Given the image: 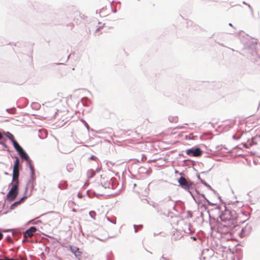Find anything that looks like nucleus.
Segmentation results:
<instances>
[{
  "label": "nucleus",
  "instance_id": "nucleus-1",
  "mask_svg": "<svg viewBox=\"0 0 260 260\" xmlns=\"http://www.w3.org/2000/svg\"><path fill=\"white\" fill-rule=\"evenodd\" d=\"M238 216L235 210L226 209L220 215L222 221H229L228 225L233 224V220L237 218Z\"/></svg>",
  "mask_w": 260,
  "mask_h": 260
},
{
  "label": "nucleus",
  "instance_id": "nucleus-2",
  "mask_svg": "<svg viewBox=\"0 0 260 260\" xmlns=\"http://www.w3.org/2000/svg\"><path fill=\"white\" fill-rule=\"evenodd\" d=\"M19 160L18 157H16V159L15 161L13 170V181L14 182V184H17L18 185L19 181L18 178L19 175Z\"/></svg>",
  "mask_w": 260,
  "mask_h": 260
},
{
  "label": "nucleus",
  "instance_id": "nucleus-3",
  "mask_svg": "<svg viewBox=\"0 0 260 260\" xmlns=\"http://www.w3.org/2000/svg\"><path fill=\"white\" fill-rule=\"evenodd\" d=\"M18 185L17 184H13L12 185L11 189L7 195V199L8 201L11 202L15 199L18 193Z\"/></svg>",
  "mask_w": 260,
  "mask_h": 260
},
{
  "label": "nucleus",
  "instance_id": "nucleus-4",
  "mask_svg": "<svg viewBox=\"0 0 260 260\" xmlns=\"http://www.w3.org/2000/svg\"><path fill=\"white\" fill-rule=\"evenodd\" d=\"M178 183H179L181 187L185 189H190V188L192 187V186L193 185L190 181L187 180L183 177H181L178 179Z\"/></svg>",
  "mask_w": 260,
  "mask_h": 260
},
{
  "label": "nucleus",
  "instance_id": "nucleus-5",
  "mask_svg": "<svg viewBox=\"0 0 260 260\" xmlns=\"http://www.w3.org/2000/svg\"><path fill=\"white\" fill-rule=\"evenodd\" d=\"M186 153L189 156L198 157L202 154V151L199 148H191L187 149Z\"/></svg>",
  "mask_w": 260,
  "mask_h": 260
},
{
  "label": "nucleus",
  "instance_id": "nucleus-6",
  "mask_svg": "<svg viewBox=\"0 0 260 260\" xmlns=\"http://www.w3.org/2000/svg\"><path fill=\"white\" fill-rule=\"evenodd\" d=\"M18 153L22 158L24 159L28 162V164L31 171V175H33L34 174V169L30 164L29 158L27 154L25 153L23 149L21 150Z\"/></svg>",
  "mask_w": 260,
  "mask_h": 260
},
{
  "label": "nucleus",
  "instance_id": "nucleus-7",
  "mask_svg": "<svg viewBox=\"0 0 260 260\" xmlns=\"http://www.w3.org/2000/svg\"><path fill=\"white\" fill-rule=\"evenodd\" d=\"M37 231V229L35 226H31L23 234L24 238H31L33 236L34 233Z\"/></svg>",
  "mask_w": 260,
  "mask_h": 260
},
{
  "label": "nucleus",
  "instance_id": "nucleus-8",
  "mask_svg": "<svg viewBox=\"0 0 260 260\" xmlns=\"http://www.w3.org/2000/svg\"><path fill=\"white\" fill-rule=\"evenodd\" d=\"M71 251L74 254L75 256L80 259L82 255V252L76 247L71 246Z\"/></svg>",
  "mask_w": 260,
  "mask_h": 260
},
{
  "label": "nucleus",
  "instance_id": "nucleus-9",
  "mask_svg": "<svg viewBox=\"0 0 260 260\" xmlns=\"http://www.w3.org/2000/svg\"><path fill=\"white\" fill-rule=\"evenodd\" d=\"M13 144L14 148L18 151V152H20L21 150L23 149L22 148L17 142V141H13Z\"/></svg>",
  "mask_w": 260,
  "mask_h": 260
},
{
  "label": "nucleus",
  "instance_id": "nucleus-10",
  "mask_svg": "<svg viewBox=\"0 0 260 260\" xmlns=\"http://www.w3.org/2000/svg\"><path fill=\"white\" fill-rule=\"evenodd\" d=\"M88 176L89 177H92L95 175V172L92 170H90L87 172Z\"/></svg>",
  "mask_w": 260,
  "mask_h": 260
},
{
  "label": "nucleus",
  "instance_id": "nucleus-11",
  "mask_svg": "<svg viewBox=\"0 0 260 260\" xmlns=\"http://www.w3.org/2000/svg\"><path fill=\"white\" fill-rule=\"evenodd\" d=\"M7 136L9 138V139H10L12 141V142H13V141H15L14 140V136L12 134H11L10 133H8Z\"/></svg>",
  "mask_w": 260,
  "mask_h": 260
},
{
  "label": "nucleus",
  "instance_id": "nucleus-12",
  "mask_svg": "<svg viewBox=\"0 0 260 260\" xmlns=\"http://www.w3.org/2000/svg\"><path fill=\"white\" fill-rule=\"evenodd\" d=\"M89 215L92 218H95L96 213L94 211H91L89 212Z\"/></svg>",
  "mask_w": 260,
  "mask_h": 260
},
{
  "label": "nucleus",
  "instance_id": "nucleus-13",
  "mask_svg": "<svg viewBox=\"0 0 260 260\" xmlns=\"http://www.w3.org/2000/svg\"><path fill=\"white\" fill-rule=\"evenodd\" d=\"M24 199H25V198H22L19 201H18V202H16L14 203L13 205L15 206V205H18V204H20Z\"/></svg>",
  "mask_w": 260,
  "mask_h": 260
},
{
  "label": "nucleus",
  "instance_id": "nucleus-14",
  "mask_svg": "<svg viewBox=\"0 0 260 260\" xmlns=\"http://www.w3.org/2000/svg\"><path fill=\"white\" fill-rule=\"evenodd\" d=\"M3 237V235L1 233H0V240L2 239Z\"/></svg>",
  "mask_w": 260,
  "mask_h": 260
},
{
  "label": "nucleus",
  "instance_id": "nucleus-15",
  "mask_svg": "<svg viewBox=\"0 0 260 260\" xmlns=\"http://www.w3.org/2000/svg\"><path fill=\"white\" fill-rule=\"evenodd\" d=\"M67 186V184H66L64 185V187H61V189H65V188H66Z\"/></svg>",
  "mask_w": 260,
  "mask_h": 260
},
{
  "label": "nucleus",
  "instance_id": "nucleus-16",
  "mask_svg": "<svg viewBox=\"0 0 260 260\" xmlns=\"http://www.w3.org/2000/svg\"><path fill=\"white\" fill-rule=\"evenodd\" d=\"M3 138V135L0 133V140Z\"/></svg>",
  "mask_w": 260,
  "mask_h": 260
},
{
  "label": "nucleus",
  "instance_id": "nucleus-17",
  "mask_svg": "<svg viewBox=\"0 0 260 260\" xmlns=\"http://www.w3.org/2000/svg\"><path fill=\"white\" fill-rule=\"evenodd\" d=\"M0 260H6V258L4 259H0Z\"/></svg>",
  "mask_w": 260,
  "mask_h": 260
}]
</instances>
